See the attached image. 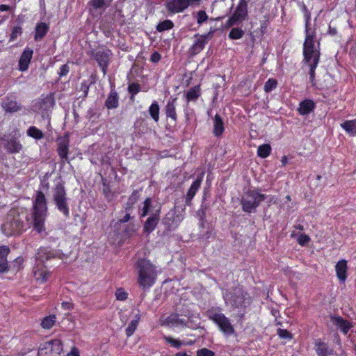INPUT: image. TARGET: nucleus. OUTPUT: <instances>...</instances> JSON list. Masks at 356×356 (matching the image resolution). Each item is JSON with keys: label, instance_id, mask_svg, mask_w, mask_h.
<instances>
[{"label": "nucleus", "instance_id": "49530a36", "mask_svg": "<svg viewBox=\"0 0 356 356\" xmlns=\"http://www.w3.org/2000/svg\"><path fill=\"white\" fill-rule=\"evenodd\" d=\"M140 90V86L138 83H131L128 87L129 93L131 94V99H134V96L136 95Z\"/></svg>", "mask_w": 356, "mask_h": 356}, {"label": "nucleus", "instance_id": "bb28decb", "mask_svg": "<svg viewBox=\"0 0 356 356\" xmlns=\"http://www.w3.org/2000/svg\"><path fill=\"white\" fill-rule=\"evenodd\" d=\"M160 209V207H154L152 199L148 197L144 201L143 207L140 209V216L141 217H145L149 214L152 216V209Z\"/></svg>", "mask_w": 356, "mask_h": 356}, {"label": "nucleus", "instance_id": "3c124183", "mask_svg": "<svg viewBox=\"0 0 356 356\" xmlns=\"http://www.w3.org/2000/svg\"><path fill=\"white\" fill-rule=\"evenodd\" d=\"M197 356H214V353L211 350L203 348L197 351Z\"/></svg>", "mask_w": 356, "mask_h": 356}, {"label": "nucleus", "instance_id": "13d9d810", "mask_svg": "<svg viewBox=\"0 0 356 356\" xmlns=\"http://www.w3.org/2000/svg\"><path fill=\"white\" fill-rule=\"evenodd\" d=\"M126 211V214L124 215V216H123L122 218H121L120 219V222H128V221L130 220V218H131V217H130V213H129V211Z\"/></svg>", "mask_w": 356, "mask_h": 356}, {"label": "nucleus", "instance_id": "dca6fc26", "mask_svg": "<svg viewBox=\"0 0 356 356\" xmlns=\"http://www.w3.org/2000/svg\"><path fill=\"white\" fill-rule=\"evenodd\" d=\"M33 51L26 47L22 52L19 60V69L22 72L26 71L33 57Z\"/></svg>", "mask_w": 356, "mask_h": 356}, {"label": "nucleus", "instance_id": "c756f323", "mask_svg": "<svg viewBox=\"0 0 356 356\" xmlns=\"http://www.w3.org/2000/svg\"><path fill=\"white\" fill-rule=\"evenodd\" d=\"M140 318V315L139 312L134 314V318L129 323L128 327L126 329V334L128 337L131 336L135 332L136 329L138 327V322Z\"/></svg>", "mask_w": 356, "mask_h": 356}, {"label": "nucleus", "instance_id": "6e6552de", "mask_svg": "<svg viewBox=\"0 0 356 356\" xmlns=\"http://www.w3.org/2000/svg\"><path fill=\"white\" fill-rule=\"evenodd\" d=\"M53 200L58 210L61 212L65 217H69L70 208L68 205V198L67 197L65 189L62 184H58L53 190Z\"/></svg>", "mask_w": 356, "mask_h": 356}, {"label": "nucleus", "instance_id": "c03bdc74", "mask_svg": "<svg viewBox=\"0 0 356 356\" xmlns=\"http://www.w3.org/2000/svg\"><path fill=\"white\" fill-rule=\"evenodd\" d=\"M3 107L6 111L15 112L19 108L18 104L16 102H8L3 103Z\"/></svg>", "mask_w": 356, "mask_h": 356}, {"label": "nucleus", "instance_id": "412c9836", "mask_svg": "<svg viewBox=\"0 0 356 356\" xmlns=\"http://www.w3.org/2000/svg\"><path fill=\"white\" fill-rule=\"evenodd\" d=\"M347 262L346 260H340L335 266L337 276L341 282H344L347 277Z\"/></svg>", "mask_w": 356, "mask_h": 356}, {"label": "nucleus", "instance_id": "774afa93", "mask_svg": "<svg viewBox=\"0 0 356 356\" xmlns=\"http://www.w3.org/2000/svg\"><path fill=\"white\" fill-rule=\"evenodd\" d=\"M286 198H287V200H290V196L289 195L286 196Z\"/></svg>", "mask_w": 356, "mask_h": 356}, {"label": "nucleus", "instance_id": "bf43d9fd", "mask_svg": "<svg viewBox=\"0 0 356 356\" xmlns=\"http://www.w3.org/2000/svg\"><path fill=\"white\" fill-rule=\"evenodd\" d=\"M67 356H79L78 349L75 347L72 348L70 353H67Z\"/></svg>", "mask_w": 356, "mask_h": 356}, {"label": "nucleus", "instance_id": "8fccbe9b", "mask_svg": "<svg viewBox=\"0 0 356 356\" xmlns=\"http://www.w3.org/2000/svg\"><path fill=\"white\" fill-rule=\"evenodd\" d=\"M184 3L186 7V9L189 7H197L199 6L202 0H184Z\"/></svg>", "mask_w": 356, "mask_h": 356}, {"label": "nucleus", "instance_id": "f03ea898", "mask_svg": "<svg viewBox=\"0 0 356 356\" xmlns=\"http://www.w3.org/2000/svg\"><path fill=\"white\" fill-rule=\"evenodd\" d=\"M47 214V205L44 194L38 191L33 201L32 223L33 228L41 233L44 230V222Z\"/></svg>", "mask_w": 356, "mask_h": 356}, {"label": "nucleus", "instance_id": "6e6d98bb", "mask_svg": "<svg viewBox=\"0 0 356 356\" xmlns=\"http://www.w3.org/2000/svg\"><path fill=\"white\" fill-rule=\"evenodd\" d=\"M70 72V67L67 64L63 65L60 68V71L58 72V74L60 77L66 76L68 72Z\"/></svg>", "mask_w": 356, "mask_h": 356}, {"label": "nucleus", "instance_id": "f257e3e1", "mask_svg": "<svg viewBox=\"0 0 356 356\" xmlns=\"http://www.w3.org/2000/svg\"><path fill=\"white\" fill-rule=\"evenodd\" d=\"M137 272V282L143 289H149L156 282L157 276L161 270L153 264L149 260L141 258L136 264Z\"/></svg>", "mask_w": 356, "mask_h": 356}, {"label": "nucleus", "instance_id": "4468645a", "mask_svg": "<svg viewBox=\"0 0 356 356\" xmlns=\"http://www.w3.org/2000/svg\"><path fill=\"white\" fill-rule=\"evenodd\" d=\"M184 0H166L165 6L170 14L182 13L186 10Z\"/></svg>", "mask_w": 356, "mask_h": 356}, {"label": "nucleus", "instance_id": "393cba45", "mask_svg": "<svg viewBox=\"0 0 356 356\" xmlns=\"http://www.w3.org/2000/svg\"><path fill=\"white\" fill-rule=\"evenodd\" d=\"M315 108L314 102L311 99H305L300 103L298 112L305 115L311 113Z\"/></svg>", "mask_w": 356, "mask_h": 356}, {"label": "nucleus", "instance_id": "a211bd4d", "mask_svg": "<svg viewBox=\"0 0 356 356\" xmlns=\"http://www.w3.org/2000/svg\"><path fill=\"white\" fill-rule=\"evenodd\" d=\"M33 275L36 281L43 283L48 279L49 273L43 265L36 264L33 268Z\"/></svg>", "mask_w": 356, "mask_h": 356}, {"label": "nucleus", "instance_id": "680f3d73", "mask_svg": "<svg viewBox=\"0 0 356 356\" xmlns=\"http://www.w3.org/2000/svg\"><path fill=\"white\" fill-rule=\"evenodd\" d=\"M43 102L49 104L50 106H52L54 104L53 99L51 97L45 98L44 99H43Z\"/></svg>", "mask_w": 356, "mask_h": 356}, {"label": "nucleus", "instance_id": "c9c22d12", "mask_svg": "<svg viewBox=\"0 0 356 356\" xmlns=\"http://www.w3.org/2000/svg\"><path fill=\"white\" fill-rule=\"evenodd\" d=\"M200 95L199 87L191 88L186 93V99L188 102L195 101Z\"/></svg>", "mask_w": 356, "mask_h": 356}, {"label": "nucleus", "instance_id": "72a5a7b5", "mask_svg": "<svg viewBox=\"0 0 356 356\" xmlns=\"http://www.w3.org/2000/svg\"><path fill=\"white\" fill-rule=\"evenodd\" d=\"M29 136L33 138L36 140L42 139L44 137V134L41 130L35 127H30L26 131Z\"/></svg>", "mask_w": 356, "mask_h": 356}, {"label": "nucleus", "instance_id": "603ef678", "mask_svg": "<svg viewBox=\"0 0 356 356\" xmlns=\"http://www.w3.org/2000/svg\"><path fill=\"white\" fill-rule=\"evenodd\" d=\"M309 241L310 238L305 234H301L298 238V243L302 246L307 245Z\"/></svg>", "mask_w": 356, "mask_h": 356}, {"label": "nucleus", "instance_id": "338daca9", "mask_svg": "<svg viewBox=\"0 0 356 356\" xmlns=\"http://www.w3.org/2000/svg\"><path fill=\"white\" fill-rule=\"evenodd\" d=\"M296 228L298 229H300V230H303L304 229L303 225H296Z\"/></svg>", "mask_w": 356, "mask_h": 356}, {"label": "nucleus", "instance_id": "e433bc0d", "mask_svg": "<svg viewBox=\"0 0 356 356\" xmlns=\"http://www.w3.org/2000/svg\"><path fill=\"white\" fill-rule=\"evenodd\" d=\"M111 3V0H93L92 1V6L95 9L105 10L110 6Z\"/></svg>", "mask_w": 356, "mask_h": 356}, {"label": "nucleus", "instance_id": "0eeeda50", "mask_svg": "<svg viewBox=\"0 0 356 356\" xmlns=\"http://www.w3.org/2000/svg\"><path fill=\"white\" fill-rule=\"evenodd\" d=\"M224 299L227 305L239 308L245 307L249 302V296L241 286H236L232 291L224 294Z\"/></svg>", "mask_w": 356, "mask_h": 356}, {"label": "nucleus", "instance_id": "f3484780", "mask_svg": "<svg viewBox=\"0 0 356 356\" xmlns=\"http://www.w3.org/2000/svg\"><path fill=\"white\" fill-rule=\"evenodd\" d=\"M204 173H202L195 181L193 182L186 196V204L190 205L192 199L195 195L197 191L199 190L201 183L202 181Z\"/></svg>", "mask_w": 356, "mask_h": 356}, {"label": "nucleus", "instance_id": "09e8293b", "mask_svg": "<svg viewBox=\"0 0 356 356\" xmlns=\"http://www.w3.org/2000/svg\"><path fill=\"white\" fill-rule=\"evenodd\" d=\"M22 33V29L19 26H15L13 29L12 33L10 35V40H15L18 36H19Z\"/></svg>", "mask_w": 356, "mask_h": 356}, {"label": "nucleus", "instance_id": "9b49d317", "mask_svg": "<svg viewBox=\"0 0 356 356\" xmlns=\"http://www.w3.org/2000/svg\"><path fill=\"white\" fill-rule=\"evenodd\" d=\"M63 254L59 250H52L47 248H41L38 250L35 256L36 264L43 265L46 261L53 258L62 259Z\"/></svg>", "mask_w": 356, "mask_h": 356}, {"label": "nucleus", "instance_id": "20e7f679", "mask_svg": "<svg viewBox=\"0 0 356 356\" xmlns=\"http://www.w3.org/2000/svg\"><path fill=\"white\" fill-rule=\"evenodd\" d=\"M1 229L3 233L7 236L22 232L24 230L22 216L15 211H11L6 216Z\"/></svg>", "mask_w": 356, "mask_h": 356}, {"label": "nucleus", "instance_id": "4be33fe9", "mask_svg": "<svg viewBox=\"0 0 356 356\" xmlns=\"http://www.w3.org/2000/svg\"><path fill=\"white\" fill-rule=\"evenodd\" d=\"M49 26L45 22H39L35 29L34 39L36 41L41 40L49 31Z\"/></svg>", "mask_w": 356, "mask_h": 356}, {"label": "nucleus", "instance_id": "6ab92c4d", "mask_svg": "<svg viewBox=\"0 0 356 356\" xmlns=\"http://www.w3.org/2000/svg\"><path fill=\"white\" fill-rule=\"evenodd\" d=\"M10 252V248L6 245L0 247V273H4L8 270L7 256Z\"/></svg>", "mask_w": 356, "mask_h": 356}, {"label": "nucleus", "instance_id": "69168bd1", "mask_svg": "<svg viewBox=\"0 0 356 356\" xmlns=\"http://www.w3.org/2000/svg\"><path fill=\"white\" fill-rule=\"evenodd\" d=\"M175 356H189L186 353L180 352L175 355Z\"/></svg>", "mask_w": 356, "mask_h": 356}, {"label": "nucleus", "instance_id": "a19ab883", "mask_svg": "<svg viewBox=\"0 0 356 356\" xmlns=\"http://www.w3.org/2000/svg\"><path fill=\"white\" fill-rule=\"evenodd\" d=\"M244 35V31L239 28H233L229 33V37L232 40H237L241 38Z\"/></svg>", "mask_w": 356, "mask_h": 356}, {"label": "nucleus", "instance_id": "37998d69", "mask_svg": "<svg viewBox=\"0 0 356 356\" xmlns=\"http://www.w3.org/2000/svg\"><path fill=\"white\" fill-rule=\"evenodd\" d=\"M138 199V193L134 191L129 197L125 207V211H131L132 206L136 202Z\"/></svg>", "mask_w": 356, "mask_h": 356}, {"label": "nucleus", "instance_id": "e2e57ef3", "mask_svg": "<svg viewBox=\"0 0 356 356\" xmlns=\"http://www.w3.org/2000/svg\"><path fill=\"white\" fill-rule=\"evenodd\" d=\"M288 162V158L286 156H284L281 159V163L282 165H285Z\"/></svg>", "mask_w": 356, "mask_h": 356}, {"label": "nucleus", "instance_id": "ea45409f", "mask_svg": "<svg viewBox=\"0 0 356 356\" xmlns=\"http://www.w3.org/2000/svg\"><path fill=\"white\" fill-rule=\"evenodd\" d=\"M165 339L172 346L177 348L181 347L182 345H191V344H193V341H190V342L186 343L184 341H181L173 339V338H172L170 337H165Z\"/></svg>", "mask_w": 356, "mask_h": 356}, {"label": "nucleus", "instance_id": "4c0bfd02", "mask_svg": "<svg viewBox=\"0 0 356 356\" xmlns=\"http://www.w3.org/2000/svg\"><path fill=\"white\" fill-rule=\"evenodd\" d=\"M56 316L54 315L49 316L43 318L41 325L44 329H50L56 323Z\"/></svg>", "mask_w": 356, "mask_h": 356}, {"label": "nucleus", "instance_id": "9d476101", "mask_svg": "<svg viewBox=\"0 0 356 356\" xmlns=\"http://www.w3.org/2000/svg\"><path fill=\"white\" fill-rule=\"evenodd\" d=\"M248 14L246 0H239L236 10L231 17L229 18L226 24L228 27L238 24L245 19Z\"/></svg>", "mask_w": 356, "mask_h": 356}, {"label": "nucleus", "instance_id": "ddd939ff", "mask_svg": "<svg viewBox=\"0 0 356 356\" xmlns=\"http://www.w3.org/2000/svg\"><path fill=\"white\" fill-rule=\"evenodd\" d=\"M161 209H152V216L145 221L143 227L144 232L150 233L156 228L160 217Z\"/></svg>", "mask_w": 356, "mask_h": 356}, {"label": "nucleus", "instance_id": "864d4df0", "mask_svg": "<svg viewBox=\"0 0 356 356\" xmlns=\"http://www.w3.org/2000/svg\"><path fill=\"white\" fill-rule=\"evenodd\" d=\"M277 334L282 339H291L292 336L290 332H289L286 330L284 329H277Z\"/></svg>", "mask_w": 356, "mask_h": 356}, {"label": "nucleus", "instance_id": "423d86ee", "mask_svg": "<svg viewBox=\"0 0 356 356\" xmlns=\"http://www.w3.org/2000/svg\"><path fill=\"white\" fill-rule=\"evenodd\" d=\"M267 197L257 190H249L244 193L241 198V205L243 211L252 213L256 210L261 202Z\"/></svg>", "mask_w": 356, "mask_h": 356}, {"label": "nucleus", "instance_id": "7c9ffc66", "mask_svg": "<svg viewBox=\"0 0 356 356\" xmlns=\"http://www.w3.org/2000/svg\"><path fill=\"white\" fill-rule=\"evenodd\" d=\"M318 356H329L333 354V350L325 343H320L316 348Z\"/></svg>", "mask_w": 356, "mask_h": 356}, {"label": "nucleus", "instance_id": "c85d7f7f", "mask_svg": "<svg viewBox=\"0 0 356 356\" xmlns=\"http://www.w3.org/2000/svg\"><path fill=\"white\" fill-rule=\"evenodd\" d=\"M341 127L352 136H356V119L346 120L341 124Z\"/></svg>", "mask_w": 356, "mask_h": 356}, {"label": "nucleus", "instance_id": "052dcab7", "mask_svg": "<svg viewBox=\"0 0 356 356\" xmlns=\"http://www.w3.org/2000/svg\"><path fill=\"white\" fill-rule=\"evenodd\" d=\"M10 9V8L9 6L4 5V4L0 5V11H1V12L8 11Z\"/></svg>", "mask_w": 356, "mask_h": 356}, {"label": "nucleus", "instance_id": "b1692460", "mask_svg": "<svg viewBox=\"0 0 356 356\" xmlns=\"http://www.w3.org/2000/svg\"><path fill=\"white\" fill-rule=\"evenodd\" d=\"M119 105V97L117 92L112 89L105 102V106L108 109L116 108Z\"/></svg>", "mask_w": 356, "mask_h": 356}, {"label": "nucleus", "instance_id": "473e14b6", "mask_svg": "<svg viewBox=\"0 0 356 356\" xmlns=\"http://www.w3.org/2000/svg\"><path fill=\"white\" fill-rule=\"evenodd\" d=\"M175 102L176 99H174L172 102H168L165 108L167 117L172 118L173 120H176L177 119Z\"/></svg>", "mask_w": 356, "mask_h": 356}, {"label": "nucleus", "instance_id": "7ed1b4c3", "mask_svg": "<svg viewBox=\"0 0 356 356\" xmlns=\"http://www.w3.org/2000/svg\"><path fill=\"white\" fill-rule=\"evenodd\" d=\"M305 60L309 65V78L313 83L315 76V69L319 60V51L314 47V35L307 30V34L303 47Z\"/></svg>", "mask_w": 356, "mask_h": 356}, {"label": "nucleus", "instance_id": "cd10ccee", "mask_svg": "<svg viewBox=\"0 0 356 356\" xmlns=\"http://www.w3.org/2000/svg\"><path fill=\"white\" fill-rule=\"evenodd\" d=\"M224 131V124L222 118L216 114L213 119V134L216 136H220Z\"/></svg>", "mask_w": 356, "mask_h": 356}, {"label": "nucleus", "instance_id": "a878e982", "mask_svg": "<svg viewBox=\"0 0 356 356\" xmlns=\"http://www.w3.org/2000/svg\"><path fill=\"white\" fill-rule=\"evenodd\" d=\"M332 322L344 334L348 333V332L352 327V325L350 322L343 319L339 316L334 317Z\"/></svg>", "mask_w": 356, "mask_h": 356}, {"label": "nucleus", "instance_id": "2eb2a0df", "mask_svg": "<svg viewBox=\"0 0 356 356\" xmlns=\"http://www.w3.org/2000/svg\"><path fill=\"white\" fill-rule=\"evenodd\" d=\"M210 37H211V34L210 33L207 35H195V42L191 47L192 54H197L200 53L204 48L205 44L208 42V39Z\"/></svg>", "mask_w": 356, "mask_h": 356}, {"label": "nucleus", "instance_id": "f8f14e48", "mask_svg": "<svg viewBox=\"0 0 356 356\" xmlns=\"http://www.w3.org/2000/svg\"><path fill=\"white\" fill-rule=\"evenodd\" d=\"M111 56V51L104 48L98 49L95 55V58L102 67L104 74H106V67L110 62Z\"/></svg>", "mask_w": 356, "mask_h": 356}, {"label": "nucleus", "instance_id": "2f4dec72", "mask_svg": "<svg viewBox=\"0 0 356 356\" xmlns=\"http://www.w3.org/2000/svg\"><path fill=\"white\" fill-rule=\"evenodd\" d=\"M149 113L152 118L157 122L159 120V106L156 101L153 102L150 105Z\"/></svg>", "mask_w": 356, "mask_h": 356}, {"label": "nucleus", "instance_id": "1a4fd4ad", "mask_svg": "<svg viewBox=\"0 0 356 356\" xmlns=\"http://www.w3.org/2000/svg\"><path fill=\"white\" fill-rule=\"evenodd\" d=\"M63 345L60 340L54 339L42 343L38 350V356H63Z\"/></svg>", "mask_w": 356, "mask_h": 356}, {"label": "nucleus", "instance_id": "39448f33", "mask_svg": "<svg viewBox=\"0 0 356 356\" xmlns=\"http://www.w3.org/2000/svg\"><path fill=\"white\" fill-rule=\"evenodd\" d=\"M207 316L218 325L219 330L226 337H229L234 333V328L230 320L221 312L216 309H209L207 311Z\"/></svg>", "mask_w": 356, "mask_h": 356}, {"label": "nucleus", "instance_id": "58836bf2", "mask_svg": "<svg viewBox=\"0 0 356 356\" xmlns=\"http://www.w3.org/2000/svg\"><path fill=\"white\" fill-rule=\"evenodd\" d=\"M174 26L173 22L170 19H165L156 26L159 32H163L171 29Z\"/></svg>", "mask_w": 356, "mask_h": 356}, {"label": "nucleus", "instance_id": "5fc2aeb1", "mask_svg": "<svg viewBox=\"0 0 356 356\" xmlns=\"http://www.w3.org/2000/svg\"><path fill=\"white\" fill-rule=\"evenodd\" d=\"M115 296L119 300H124L127 298V293L121 289L116 291Z\"/></svg>", "mask_w": 356, "mask_h": 356}, {"label": "nucleus", "instance_id": "a18cd8bd", "mask_svg": "<svg viewBox=\"0 0 356 356\" xmlns=\"http://www.w3.org/2000/svg\"><path fill=\"white\" fill-rule=\"evenodd\" d=\"M277 81L275 79H269L264 85V90L269 92L274 90L277 86Z\"/></svg>", "mask_w": 356, "mask_h": 356}, {"label": "nucleus", "instance_id": "0e129e2a", "mask_svg": "<svg viewBox=\"0 0 356 356\" xmlns=\"http://www.w3.org/2000/svg\"><path fill=\"white\" fill-rule=\"evenodd\" d=\"M62 305H63V307H64L66 309H70V305H71L70 303L67 302H63Z\"/></svg>", "mask_w": 356, "mask_h": 356}, {"label": "nucleus", "instance_id": "f704fd0d", "mask_svg": "<svg viewBox=\"0 0 356 356\" xmlns=\"http://www.w3.org/2000/svg\"><path fill=\"white\" fill-rule=\"evenodd\" d=\"M271 152V147L269 144L260 145L257 149V155L263 159L268 157Z\"/></svg>", "mask_w": 356, "mask_h": 356}, {"label": "nucleus", "instance_id": "de8ad7c7", "mask_svg": "<svg viewBox=\"0 0 356 356\" xmlns=\"http://www.w3.org/2000/svg\"><path fill=\"white\" fill-rule=\"evenodd\" d=\"M208 19V16L205 11L204 10H200L197 13L196 15V19L198 24H202L204 22H206Z\"/></svg>", "mask_w": 356, "mask_h": 356}, {"label": "nucleus", "instance_id": "5701e85b", "mask_svg": "<svg viewBox=\"0 0 356 356\" xmlns=\"http://www.w3.org/2000/svg\"><path fill=\"white\" fill-rule=\"evenodd\" d=\"M68 148L69 140L67 138H65L59 140L57 152L63 161L67 160Z\"/></svg>", "mask_w": 356, "mask_h": 356}, {"label": "nucleus", "instance_id": "79ce46f5", "mask_svg": "<svg viewBox=\"0 0 356 356\" xmlns=\"http://www.w3.org/2000/svg\"><path fill=\"white\" fill-rule=\"evenodd\" d=\"M184 321L182 320H180L177 315L173 314L170 316L168 318H166L164 324H166L168 325H177V324H183Z\"/></svg>", "mask_w": 356, "mask_h": 356}, {"label": "nucleus", "instance_id": "aec40b11", "mask_svg": "<svg viewBox=\"0 0 356 356\" xmlns=\"http://www.w3.org/2000/svg\"><path fill=\"white\" fill-rule=\"evenodd\" d=\"M0 139L3 140L1 138ZM3 140L6 141L4 144L5 148L9 153H19L22 148V145L16 138H10L6 140L3 139Z\"/></svg>", "mask_w": 356, "mask_h": 356}, {"label": "nucleus", "instance_id": "4d7b16f0", "mask_svg": "<svg viewBox=\"0 0 356 356\" xmlns=\"http://www.w3.org/2000/svg\"><path fill=\"white\" fill-rule=\"evenodd\" d=\"M161 59V55L158 52H154L152 54L151 60L154 63H156Z\"/></svg>", "mask_w": 356, "mask_h": 356}]
</instances>
